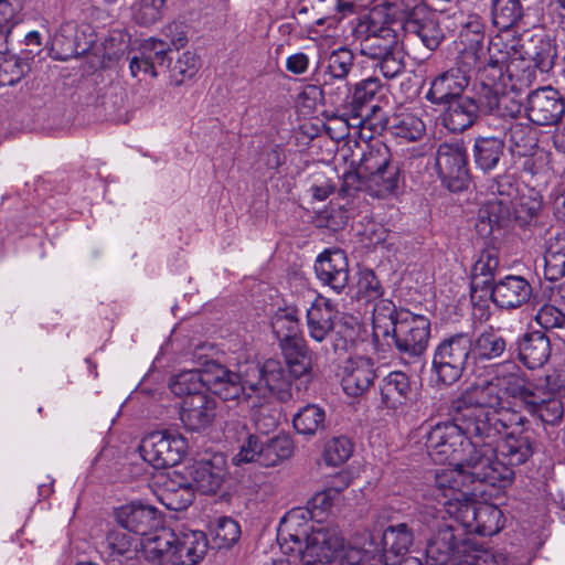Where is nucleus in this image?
Listing matches in <instances>:
<instances>
[{
  "label": "nucleus",
  "mask_w": 565,
  "mask_h": 565,
  "mask_svg": "<svg viewBox=\"0 0 565 565\" xmlns=\"http://www.w3.org/2000/svg\"><path fill=\"white\" fill-rule=\"evenodd\" d=\"M497 184V192L500 195L507 194L510 201L492 200L484 203L478 212L476 222L477 234L484 241L483 248L471 269V288L489 289L494 281L495 273L499 269V242L509 222L510 210L513 211L515 223L527 228L530 225V196L525 193L519 194L518 189L504 192Z\"/></svg>",
  "instance_id": "1"
},
{
  "label": "nucleus",
  "mask_w": 565,
  "mask_h": 565,
  "mask_svg": "<svg viewBox=\"0 0 565 565\" xmlns=\"http://www.w3.org/2000/svg\"><path fill=\"white\" fill-rule=\"evenodd\" d=\"M470 420V430L477 441L481 440V451L490 461H502L510 469L526 461L530 439L523 436L527 422L525 416L507 408L503 403L502 408L490 416L475 411Z\"/></svg>",
  "instance_id": "2"
},
{
  "label": "nucleus",
  "mask_w": 565,
  "mask_h": 565,
  "mask_svg": "<svg viewBox=\"0 0 565 565\" xmlns=\"http://www.w3.org/2000/svg\"><path fill=\"white\" fill-rule=\"evenodd\" d=\"M403 184L402 163L393 158L385 143L376 140L365 145L354 170L343 174L340 194L354 196L363 191L372 198L386 200L396 196Z\"/></svg>",
  "instance_id": "3"
},
{
  "label": "nucleus",
  "mask_w": 565,
  "mask_h": 565,
  "mask_svg": "<svg viewBox=\"0 0 565 565\" xmlns=\"http://www.w3.org/2000/svg\"><path fill=\"white\" fill-rule=\"evenodd\" d=\"M507 74L510 89L502 90V85L488 83L480 90L481 110L502 118H516L524 111L530 116V57L521 35H513L507 43Z\"/></svg>",
  "instance_id": "4"
},
{
  "label": "nucleus",
  "mask_w": 565,
  "mask_h": 565,
  "mask_svg": "<svg viewBox=\"0 0 565 565\" xmlns=\"http://www.w3.org/2000/svg\"><path fill=\"white\" fill-rule=\"evenodd\" d=\"M450 420H426L419 427L428 455L440 465H460L471 467L473 476H484L481 468L475 466L472 459H477L482 450L481 440L468 431L466 424L459 419L451 406H449Z\"/></svg>",
  "instance_id": "5"
},
{
  "label": "nucleus",
  "mask_w": 565,
  "mask_h": 565,
  "mask_svg": "<svg viewBox=\"0 0 565 565\" xmlns=\"http://www.w3.org/2000/svg\"><path fill=\"white\" fill-rule=\"evenodd\" d=\"M476 467L481 468V473L484 476H473L471 472L475 470L471 467L450 465L452 468L440 469L435 475V495H441L445 501L443 505L445 513H447V504L454 498L459 500H468L470 495H476L475 490L470 491L469 486L475 483H484L494 488H505L513 479V470L510 469L502 461H490L487 455L482 451L478 455L477 459H472Z\"/></svg>",
  "instance_id": "6"
},
{
  "label": "nucleus",
  "mask_w": 565,
  "mask_h": 565,
  "mask_svg": "<svg viewBox=\"0 0 565 565\" xmlns=\"http://www.w3.org/2000/svg\"><path fill=\"white\" fill-rule=\"evenodd\" d=\"M207 551V540L202 531L174 532L160 527L145 544L146 558L159 565H195Z\"/></svg>",
  "instance_id": "7"
},
{
  "label": "nucleus",
  "mask_w": 565,
  "mask_h": 565,
  "mask_svg": "<svg viewBox=\"0 0 565 565\" xmlns=\"http://www.w3.org/2000/svg\"><path fill=\"white\" fill-rule=\"evenodd\" d=\"M430 320L409 310H399L397 326L388 337L397 355L405 364L417 363L425 354L430 339Z\"/></svg>",
  "instance_id": "8"
},
{
  "label": "nucleus",
  "mask_w": 565,
  "mask_h": 565,
  "mask_svg": "<svg viewBox=\"0 0 565 565\" xmlns=\"http://www.w3.org/2000/svg\"><path fill=\"white\" fill-rule=\"evenodd\" d=\"M472 350L471 338L463 332L443 339L435 348L431 372L436 383L450 386L458 382L467 367Z\"/></svg>",
  "instance_id": "9"
},
{
  "label": "nucleus",
  "mask_w": 565,
  "mask_h": 565,
  "mask_svg": "<svg viewBox=\"0 0 565 565\" xmlns=\"http://www.w3.org/2000/svg\"><path fill=\"white\" fill-rule=\"evenodd\" d=\"M447 514L467 532L492 536L504 525L502 511L494 504L454 498L447 504Z\"/></svg>",
  "instance_id": "10"
},
{
  "label": "nucleus",
  "mask_w": 565,
  "mask_h": 565,
  "mask_svg": "<svg viewBox=\"0 0 565 565\" xmlns=\"http://www.w3.org/2000/svg\"><path fill=\"white\" fill-rule=\"evenodd\" d=\"M361 55L375 62L374 66L387 79L395 78L405 70V52L397 32L392 29L356 40Z\"/></svg>",
  "instance_id": "11"
},
{
  "label": "nucleus",
  "mask_w": 565,
  "mask_h": 565,
  "mask_svg": "<svg viewBox=\"0 0 565 565\" xmlns=\"http://www.w3.org/2000/svg\"><path fill=\"white\" fill-rule=\"evenodd\" d=\"M247 384L253 387L254 397L267 399L275 397L288 402L291 394V380L284 362L268 359L264 363L250 361L245 372Z\"/></svg>",
  "instance_id": "12"
},
{
  "label": "nucleus",
  "mask_w": 565,
  "mask_h": 565,
  "mask_svg": "<svg viewBox=\"0 0 565 565\" xmlns=\"http://www.w3.org/2000/svg\"><path fill=\"white\" fill-rule=\"evenodd\" d=\"M307 562H337V565H361L365 551L347 545L343 537L333 529L312 531L307 537Z\"/></svg>",
  "instance_id": "13"
},
{
  "label": "nucleus",
  "mask_w": 565,
  "mask_h": 565,
  "mask_svg": "<svg viewBox=\"0 0 565 565\" xmlns=\"http://www.w3.org/2000/svg\"><path fill=\"white\" fill-rule=\"evenodd\" d=\"M505 395L507 391L501 387L499 380L486 381L466 388L458 398L451 402L450 406L459 414V419L466 424L471 436H475L468 425L471 422L472 413L481 411L486 415H492L493 412L502 408Z\"/></svg>",
  "instance_id": "14"
},
{
  "label": "nucleus",
  "mask_w": 565,
  "mask_h": 565,
  "mask_svg": "<svg viewBox=\"0 0 565 565\" xmlns=\"http://www.w3.org/2000/svg\"><path fill=\"white\" fill-rule=\"evenodd\" d=\"M308 522L301 510L289 511L280 521L277 530L279 547L285 555L274 562V565H311L307 562Z\"/></svg>",
  "instance_id": "15"
},
{
  "label": "nucleus",
  "mask_w": 565,
  "mask_h": 565,
  "mask_svg": "<svg viewBox=\"0 0 565 565\" xmlns=\"http://www.w3.org/2000/svg\"><path fill=\"white\" fill-rule=\"evenodd\" d=\"M248 362L238 364L237 371L223 365L212 364L205 369L207 388L223 401H237L246 406H256L253 387L247 384L246 371Z\"/></svg>",
  "instance_id": "16"
},
{
  "label": "nucleus",
  "mask_w": 565,
  "mask_h": 565,
  "mask_svg": "<svg viewBox=\"0 0 565 565\" xmlns=\"http://www.w3.org/2000/svg\"><path fill=\"white\" fill-rule=\"evenodd\" d=\"M188 449L186 439L177 430H158L145 437L140 445L142 459L156 469L177 466Z\"/></svg>",
  "instance_id": "17"
},
{
  "label": "nucleus",
  "mask_w": 565,
  "mask_h": 565,
  "mask_svg": "<svg viewBox=\"0 0 565 565\" xmlns=\"http://www.w3.org/2000/svg\"><path fill=\"white\" fill-rule=\"evenodd\" d=\"M435 167L443 184L451 192L467 189L469 183L467 150L460 142H443L438 146Z\"/></svg>",
  "instance_id": "18"
},
{
  "label": "nucleus",
  "mask_w": 565,
  "mask_h": 565,
  "mask_svg": "<svg viewBox=\"0 0 565 565\" xmlns=\"http://www.w3.org/2000/svg\"><path fill=\"white\" fill-rule=\"evenodd\" d=\"M116 521L129 533L142 536L141 545L145 548L147 540L154 536L160 530V515L151 505L131 502L116 510Z\"/></svg>",
  "instance_id": "19"
},
{
  "label": "nucleus",
  "mask_w": 565,
  "mask_h": 565,
  "mask_svg": "<svg viewBox=\"0 0 565 565\" xmlns=\"http://www.w3.org/2000/svg\"><path fill=\"white\" fill-rule=\"evenodd\" d=\"M468 542L463 537V527H457L452 522L445 521L427 540L426 554L429 558L444 565L451 557H461Z\"/></svg>",
  "instance_id": "20"
},
{
  "label": "nucleus",
  "mask_w": 565,
  "mask_h": 565,
  "mask_svg": "<svg viewBox=\"0 0 565 565\" xmlns=\"http://www.w3.org/2000/svg\"><path fill=\"white\" fill-rule=\"evenodd\" d=\"M403 29L406 34L417 36L430 51H435L445 40L437 14L425 6H416L406 12Z\"/></svg>",
  "instance_id": "21"
},
{
  "label": "nucleus",
  "mask_w": 565,
  "mask_h": 565,
  "mask_svg": "<svg viewBox=\"0 0 565 565\" xmlns=\"http://www.w3.org/2000/svg\"><path fill=\"white\" fill-rule=\"evenodd\" d=\"M473 68L459 65L457 62L455 67L438 74L430 82V87L425 95L426 99L435 105H446L462 96Z\"/></svg>",
  "instance_id": "22"
},
{
  "label": "nucleus",
  "mask_w": 565,
  "mask_h": 565,
  "mask_svg": "<svg viewBox=\"0 0 565 565\" xmlns=\"http://www.w3.org/2000/svg\"><path fill=\"white\" fill-rule=\"evenodd\" d=\"M315 273L322 285L341 294L350 280L347 254L340 248L323 250L315 262Z\"/></svg>",
  "instance_id": "23"
},
{
  "label": "nucleus",
  "mask_w": 565,
  "mask_h": 565,
  "mask_svg": "<svg viewBox=\"0 0 565 565\" xmlns=\"http://www.w3.org/2000/svg\"><path fill=\"white\" fill-rule=\"evenodd\" d=\"M170 46L161 39L149 38L139 45L138 53L129 63L132 77L138 78L140 74L157 77V67H169L171 57L168 55Z\"/></svg>",
  "instance_id": "24"
},
{
  "label": "nucleus",
  "mask_w": 565,
  "mask_h": 565,
  "mask_svg": "<svg viewBox=\"0 0 565 565\" xmlns=\"http://www.w3.org/2000/svg\"><path fill=\"white\" fill-rule=\"evenodd\" d=\"M484 25L478 14H469L461 24L458 36L460 45L458 63L467 67H478L482 57H486L483 46Z\"/></svg>",
  "instance_id": "25"
},
{
  "label": "nucleus",
  "mask_w": 565,
  "mask_h": 565,
  "mask_svg": "<svg viewBox=\"0 0 565 565\" xmlns=\"http://www.w3.org/2000/svg\"><path fill=\"white\" fill-rule=\"evenodd\" d=\"M216 407V399L209 394L184 397L179 412L180 419L188 430L201 431L214 422Z\"/></svg>",
  "instance_id": "26"
},
{
  "label": "nucleus",
  "mask_w": 565,
  "mask_h": 565,
  "mask_svg": "<svg viewBox=\"0 0 565 565\" xmlns=\"http://www.w3.org/2000/svg\"><path fill=\"white\" fill-rule=\"evenodd\" d=\"M375 380L374 363L370 358H349L342 369L341 385L349 396L365 393Z\"/></svg>",
  "instance_id": "27"
},
{
  "label": "nucleus",
  "mask_w": 565,
  "mask_h": 565,
  "mask_svg": "<svg viewBox=\"0 0 565 565\" xmlns=\"http://www.w3.org/2000/svg\"><path fill=\"white\" fill-rule=\"evenodd\" d=\"M565 106L556 89L551 86L532 92V124L548 126L556 124Z\"/></svg>",
  "instance_id": "28"
},
{
  "label": "nucleus",
  "mask_w": 565,
  "mask_h": 565,
  "mask_svg": "<svg viewBox=\"0 0 565 565\" xmlns=\"http://www.w3.org/2000/svg\"><path fill=\"white\" fill-rule=\"evenodd\" d=\"M393 4L386 0L373 6L367 12L360 14L352 21V36L354 40L392 30Z\"/></svg>",
  "instance_id": "29"
},
{
  "label": "nucleus",
  "mask_w": 565,
  "mask_h": 565,
  "mask_svg": "<svg viewBox=\"0 0 565 565\" xmlns=\"http://www.w3.org/2000/svg\"><path fill=\"white\" fill-rule=\"evenodd\" d=\"M334 309L330 299L318 297L307 309V329L316 342H324L333 331Z\"/></svg>",
  "instance_id": "30"
},
{
  "label": "nucleus",
  "mask_w": 565,
  "mask_h": 565,
  "mask_svg": "<svg viewBox=\"0 0 565 565\" xmlns=\"http://www.w3.org/2000/svg\"><path fill=\"white\" fill-rule=\"evenodd\" d=\"M381 404L384 408L396 411L407 404L412 395V384L406 373L390 372L380 383Z\"/></svg>",
  "instance_id": "31"
},
{
  "label": "nucleus",
  "mask_w": 565,
  "mask_h": 565,
  "mask_svg": "<svg viewBox=\"0 0 565 565\" xmlns=\"http://www.w3.org/2000/svg\"><path fill=\"white\" fill-rule=\"evenodd\" d=\"M447 105L443 122L452 132H461L469 128L475 122L478 111L481 110L480 100L477 103L473 98L463 95Z\"/></svg>",
  "instance_id": "32"
},
{
  "label": "nucleus",
  "mask_w": 565,
  "mask_h": 565,
  "mask_svg": "<svg viewBox=\"0 0 565 565\" xmlns=\"http://www.w3.org/2000/svg\"><path fill=\"white\" fill-rule=\"evenodd\" d=\"M527 281L520 276H507L492 285L491 298L501 308H516L530 297Z\"/></svg>",
  "instance_id": "33"
},
{
  "label": "nucleus",
  "mask_w": 565,
  "mask_h": 565,
  "mask_svg": "<svg viewBox=\"0 0 565 565\" xmlns=\"http://www.w3.org/2000/svg\"><path fill=\"white\" fill-rule=\"evenodd\" d=\"M273 331L279 341L281 350L298 348L305 343L300 334L298 310L295 308L279 309L271 320Z\"/></svg>",
  "instance_id": "34"
},
{
  "label": "nucleus",
  "mask_w": 565,
  "mask_h": 565,
  "mask_svg": "<svg viewBox=\"0 0 565 565\" xmlns=\"http://www.w3.org/2000/svg\"><path fill=\"white\" fill-rule=\"evenodd\" d=\"M87 49V44L84 46L81 44L78 28L73 21L61 24L52 39L51 51L53 58L57 61H67L72 57H76Z\"/></svg>",
  "instance_id": "35"
},
{
  "label": "nucleus",
  "mask_w": 565,
  "mask_h": 565,
  "mask_svg": "<svg viewBox=\"0 0 565 565\" xmlns=\"http://www.w3.org/2000/svg\"><path fill=\"white\" fill-rule=\"evenodd\" d=\"M225 468L223 460L221 463L214 461H200L198 462L192 475L193 489L204 494L216 493L224 481Z\"/></svg>",
  "instance_id": "36"
},
{
  "label": "nucleus",
  "mask_w": 565,
  "mask_h": 565,
  "mask_svg": "<svg viewBox=\"0 0 565 565\" xmlns=\"http://www.w3.org/2000/svg\"><path fill=\"white\" fill-rule=\"evenodd\" d=\"M166 483L160 501L169 510H185L194 500L193 484L185 481L183 477L175 476Z\"/></svg>",
  "instance_id": "37"
},
{
  "label": "nucleus",
  "mask_w": 565,
  "mask_h": 565,
  "mask_svg": "<svg viewBox=\"0 0 565 565\" xmlns=\"http://www.w3.org/2000/svg\"><path fill=\"white\" fill-rule=\"evenodd\" d=\"M504 151V142L498 137H480L475 141L473 159L483 172L493 170Z\"/></svg>",
  "instance_id": "38"
},
{
  "label": "nucleus",
  "mask_w": 565,
  "mask_h": 565,
  "mask_svg": "<svg viewBox=\"0 0 565 565\" xmlns=\"http://www.w3.org/2000/svg\"><path fill=\"white\" fill-rule=\"evenodd\" d=\"M544 275L551 281L565 276V235L548 239L544 253Z\"/></svg>",
  "instance_id": "39"
},
{
  "label": "nucleus",
  "mask_w": 565,
  "mask_h": 565,
  "mask_svg": "<svg viewBox=\"0 0 565 565\" xmlns=\"http://www.w3.org/2000/svg\"><path fill=\"white\" fill-rule=\"evenodd\" d=\"M399 310L396 309L393 301L383 299L376 300L373 308V333L376 338H388L397 326Z\"/></svg>",
  "instance_id": "40"
},
{
  "label": "nucleus",
  "mask_w": 565,
  "mask_h": 565,
  "mask_svg": "<svg viewBox=\"0 0 565 565\" xmlns=\"http://www.w3.org/2000/svg\"><path fill=\"white\" fill-rule=\"evenodd\" d=\"M294 452V445L287 436H276L263 441V450L258 452V465L275 467L289 459Z\"/></svg>",
  "instance_id": "41"
},
{
  "label": "nucleus",
  "mask_w": 565,
  "mask_h": 565,
  "mask_svg": "<svg viewBox=\"0 0 565 565\" xmlns=\"http://www.w3.org/2000/svg\"><path fill=\"white\" fill-rule=\"evenodd\" d=\"M509 142L512 157L523 159V169H530V116L510 126Z\"/></svg>",
  "instance_id": "42"
},
{
  "label": "nucleus",
  "mask_w": 565,
  "mask_h": 565,
  "mask_svg": "<svg viewBox=\"0 0 565 565\" xmlns=\"http://www.w3.org/2000/svg\"><path fill=\"white\" fill-rule=\"evenodd\" d=\"M414 541L413 530L406 523L390 525L383 534L384 552L394 557L404 556Z\"/></svg>",
  "instance_id": "43"
},
{
  "label": "nucleus",
  "mask_w": 565,
  "mask_h": 565,
  "mask_svg": "<svg viewBox=\"0 0 565 565\" xmlns=\"http://www.w3.org/2000/svg\"><path fill=\"white\" fill-rule=\"evenodd\" d=\"M390 129L392 135L405 141H417L426 131V127L422 118L409 111L396 114L393 117Z\"/></svg>",
  "instance_id": "44"
},
{
  "label": "nucleus",
  "mask_w": 565,
  "mask_h": 565,
  "mask_svg": "<svg viewBox=\"0 0 565 565\" xmlns=\"http://www.w3.org/2000/svg\"><path fill=\"white\" fill-rule=\"evenodd\" d=\"M141 545V541L127 533L122 527L111 530L107 533L104 542L105 553L110 559H116L120 556L131 557L138 546Z\"/></svg>",
  "instance_id": "45"
},
{
  "label": "nucleus",
  "mask_w": 565,
  "mask_h": 565,
  "mask_svg": "<svg viewBox=\"0 0 565 565\" xmlns=\"http://www.w3.org/2000/svg\"><path fill=\"white\" fill-rule=\"evenodd\" d=\"M324 409L315 404H308L300 408L294 416V427L298 434L313 436L324 428Z\"/></svg>",
  "instance_id": "46"
},
{
  "label": "nucleus",
  "mask_w": 565,
  "mask_h": 565,
  "mask_svg": "<svg viewBox=\"0 0 565 565\" xmlns=\"http://www.w3.org/2000/svg\"><path fill=\"white\" fill-rule=\"evenodd\" d=\"M505 340L489 328L480 332L472 341V350L476 359L492 360L499 358L505 350Z\"/></svg>",
  "instance_id": "47"
},
{
  "label": "nucleus",
  "mask_w": 565,
  "mask_h": 565,
  "mask_svg": "<svg viewBox=\"0 0 565 565\" xmlns=\"http://www.w3.org/2000/svg\"><path fill=\"white\" fill-rule=\"evenodd\" d=\"M206 386L205 370H189L174 375L169 383V387L174 395L189 397L196 394H205L202 392Z\"/></svg>",
  "instance_id": "48"
},
{
  "label": "nucleus",
  "mask_w": 565,
  "mask_h": 565,
  "mask_svg": "<svg viewBox=\"0 0 565 565\" xmlns=\"http://www.w3.org/2000/svg\"><path fill=\"white\" fill-rule=\"evenodd\" d=\"M520 0H494L492 6L493 24L501 31H509L522 18Z\"/></svg>",
  "instance_id": "49"
},
{
  "label": "nucleus",
  "mask_w": 565,
  "mask_h": 565,
  "mask_svg": "<svg viewBox=\"0 0 565 565\" xmlns=\"http://www.w3.org/2000/svg\"><path fill=\"white\" fill-rule=\"evenodd\" d=\"M354 63L353 52L344 46L333 50L328 58L326 75L330 79H344L351 72Z\"/></svg>",
  "instance_id": "50"
},
{
  "label": "nucleus",
  "mask_w": 565,
  "mask_h": 565,
  "mask_svg": "<svg viewBox=\"0 0 565 565\" xmlns=\"http://www.w3.org/2000/svg\"><path fill=\"white\" fill-rule=\"evenodd\" d=\"M540 31L542 34L536 33L534 35V38H537V44L532 61H534V65L540 72L547 73L552 70L557 55L556 45L552 34L545 33L543 30Z\"/></svg>",
  "instance_id": "51"
},
{
  "label": "nucleus",
  "mask_w": 565,
  "mask_h": 565,
  "mask_svg": "<svg viewBox=\"0 0 565 565\" xmlns=\"http://www.w3.org/2000/svg\"><path fill=\"white\" fill-rule=\"evenodd\" d=\"M281 351L285 355V365L290 379H298L311 372V358L305 343L300 344L299 349L290 348Z\"/></svg>",
  "instance_id": "52"
},
{
  "label": "nucleus",
  "mask_w": 565,
  "mask_h": 565,
  "mask_svg": "<svg viewBox=\"0 0 565 565\" xmlns=\"http://www.w3.org/2000/svg\"><path fill=\"white\" fill-rule=\"evenodd\" d=\"M352 454V441L345 436H337L326 443L323 460L328 466L338 467L349 460Z\"/></svg>",
  "instance_id": "53"
},
{
  "label": "nucleus",
  "mask_w": 565,
  "mask_h": 565,
  "mask_svg": "<svg viewBox=\"0 0 565 565\" xmlns=\"http://www.w3.org/2000/svg\"><path fill=\"white\" fill-rule=\"evenodd\" d=\"M384 296V288L372 269L364 268L358 274L356 298L367 302L376 301Z\"/></svg>",
  "instance_id": "54"
},
{
  "label": "nucleus",
  "mask_w": 565,
  "mask_h": 565,
  "mask_svg": "<svg viewBox=\"0 0 565 565\" xmlns=\"http://www.w3.org/2000/svg\"><path fill=\"white\" fill-rule=\"evenodd\" d=\"M381 88L382 84L377 77H367L355 85L352 95V106L359 116H363V108H366L374 100Z\"/></svg>",
  "instance_id": "55"
},
{
  "label": "nucleus",
  "mask_w": 565,
  "mask_h": 565,
  "mask_svg": "<svg viewBox=\"0 0 565 565\" xmlns=\"http://www.w3.org/2000/svg\"><path fill=\"white\" fill-rule=\"evenodd\" d=\"M211 532L218 548L232 546L241 535L238 523L228 516L218 518Z\"/></svg>",
  "instance_id": "56"
},
{
  "label": "nucleus",
  "mask_w": 565,
  "mask_h": 565,
  "mask_svg": "<svg viewBox=\"0 0 565 565\" xmlns=\"http://www.w3.org/2000/svg\"><path fill=\"white\" fill-rule=\"evenodd\" d=\"M29 71V65L15 55L0 58V87L12 86L21 81Z\"/></svg>",
  "instance_id": "57"
},
{
  "label": "nucleus",
  "mask_w": 565,
  "mask_h": 565,
  "mask_svg": "<svg viewBox=\"0 0 565 565\" xmlns=\"http://www.w3.org/2000/svg\"><path fill=\"white\" fill-rule=\"evenodd\" d=\"M200 68L199 56L190 51L183 52L180 57L175 61L172 67V74L174 84L177 86L182 85L185 81L191 79L198 73Z\"/></svg>",
  "instance_id": "58"
},
{
  "label": "nucleus",
  "mask_w": 565,
  "mask_h": 565,
  "mask_svg": "<svg viewBox=\"0 0 565 565\" xmlns=\"http://www.w3.org/2000/svg\"><path fill=\"white\" fill-rule=\"evenodd\" d=\"M256 406H249L250 408H256L253 414V420L256 429L266 435L269 431H273L278 425V412L274 407H271L266 399H257Z\"/></svg>",
  "instance_id": "59"
},
{
  "label": "nucleus",
  "mask_w": 565,
  "mask_h": 565,
  "mask_svg": "<svg viewBox=\"0 0 565 565\" xmlns=\"http://www.w3.org/2000/svg\"><path fill=\"white\" fill-rule=\"evenodd\" d=\"M166 0H140L135 19L140 25H151L162 18Z\"/></svg>",
  "instance_id": "60"
},
{
  "label": "nucleus",
  "mask_w": 565,
  "mask_h": 565,
  "mask_svg": "<svg viewBox=\"0 0 565 565\" xmlns=\"http://www.w3.org/2000/svg\"><path fill=\"white\" fill-rule=\"evenodd\" d=\"M460 561L461 565H500V556L492 550L482 547H467Z\"/></svg>",
  "instance_id": "61"
},
{
  "label": "nucleus",
  "mask_w": 565,
  "mask_h": 565,
  "mask_svg": "<svg viewBox=\"0 0 565 565\" xmlns=\"http://www.w3.org/2000/svg\"><path fill=\"white\" fill-rule=\"evenodd\" d=\"M263 450V440L253 434H248L246 439L239 447V451L233 458L236 465L248 463V462H257L258 463V452Z\"/></svg>",
  "instance_id": "62"
},
{
  "label": "nucleus",
  "mask_w": 565,
  "mask_h": 565,
  "mask_svg": "<svg viewBox=\"0 0 565 565\" xmlns=\"http://www.w3.org/2000/svg\"><path fill=\"white\" fill-rule=\"evenodd\" d=\"M475 70L479 72L481 82L480 90L483 88V85H487L488 83H493L495 86L502 85L500 82L503 75L502 67L497 60L491 57L488 58L486 55V57L481 58V62Z\"/></svg>",
  "instance_id": "63"
},
{
  "label": "nucleus",
  "mask_w": 565,
  "mask_h": 565,
  "mask_svg": "<svg viewBox=\"0 0 565 565\" xmlns=\"http://www.w3.org/2000/svg\"><path fill=\"white\" fill-rule=\"evenodd\" d=\"M535 321L544 329L565 327V315L554 306H543L535 315Z\"/></svg>",
  "instance_id": "64"
}]
</instances>
